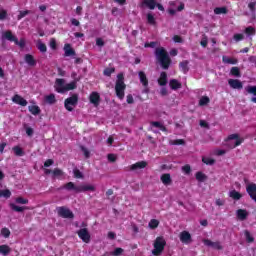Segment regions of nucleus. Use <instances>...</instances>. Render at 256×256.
Here are the masks:
<instances>
[{
    "mask_svg": "<svg viewBox=\"0 0 256 256\" xmlns=\"http://www.w3.org/2000/svg\"><path fill=\"white\" fill-rule=\"evenodd\" d=\"M155 55L160 67L167 71L171 67V57H169L167 50L163 47L156 48Z\"/></svg>",
    "mask_w": 256,
    "mask_h": 256,
    "instance_id": "obj_1",
    "label": "nucleus"
},
{
    "mask_svg": "<svg viewBox=\"0 0 256 256\" xmlns=\"http://www.w3.org/2000/svg\"><path fill=\"white\" fill-rule=\"evenodd\" d=\"M125 89H127V85L125 84V76L123 73L117 75V80L115 84V93L116 97L123 101L125 99Z\"/></svg>",
    "mask_w": 256,
    "mask_h": 256,
    "instance_id": "obj_2",
    "label": "nucleus"
},
{
    "mask_svg": "<svg viewBox=\"0 0 256 256\" xmlns=\"http://www.w3.org/2000/svg\"><path fill=\"white\" fill-rule=\"evenodd\" d=\"M63 189L66 191H75V193H85L87 191H95V186L91 184H82L80 186H76L73 182H68L63 186Z\"/></svg>",
    "mask_w": 256,
    "mask_h": 256,
    "instance_id": "obj_3",
    "label": "nucleus"
},
{
    "mask_svg": "<svg viewBox=\"0 0 256 256\" xmlns=\"http://www.w3.org/2000/svg\"><path fill=\"white\" fill-rule=\"evenodd\" d=\"M10 41L11 43H15V45H18L20 49H25V38H21L20 40L13 34L11 30L4 31L2 33V41Z\"/></svg>",
    "mask_w": 256,
    "mask_h": 256,
    "instance_id": "obj_4",
    "label": "nucleus"
},
{
    "mask_svg": "<svg viewBox=\"0 0 256 256\" xmlns=\"http://www.w3.org/2000/svg\"><path fill=\"white\" fill-rule=\"evenodd\" d=\"M165 245H167V241H165V238L157 237L154 242V249L152 251V254L155 256L161 255V253L165 251Z\"/></svg>",
    "mask_w": 256,
    "mask_h": 256,
    "instance_id": "obj_5",
    "label": "nucleus"
},
{
    "mask_svg": "<svg viewBox=\"0 0 256 256\" xmlns=\"http://www.w3.org/2000/svg\"><path fill=\"white\" fill-rule=\"evenodd\" d=\"M79 103V94L74 93L71 97H68L64 101V107L66 111H73L74 107H77Z\"/></svg>",
    "mask_w": 256,
    "mask_h": 256,
    "instance_id": "obj_6",
    "label": "nucleus"
},
{
    "mask_svg": "<svg viewBox=\"0 0 256 256\" xmlns=\"http://www.w3.org/2000/svg\"><path fill=\"white\" fill-rule=\"evenodd\" d=\"M56 211L58 216L62 217V219H73L75 217V214H73V212L65 206L57 207Z\"/></svg>",
    "mask_w": 256,
    "mask_h": 256,
    "instance_id": "obj_7",
    "label": "nucleus"
},
{
    "mask_svg": "<svg viewBox=\"0 0 256 256\" xmlns=\"http://www.w3.org/2000/svg\"><path fill=\"white\" fill-rule=\"evenodd\" d=\"M77 235L79 239L83 241V243L91 242V234H89V230L87 228H81L77 231Z\"/></svg>",
    "mask_w": 256,
    "mask_h": 256,
    "instance_id": "obj_8",
    "label": "nucleus"
},
{
    "mask_svg": "<svg viewBox=\"0 0 256 256\" xmlns=\"http://www.w3.org/2000/svg\"><path fill=\"white\" fill-rule=\"evenodd\" d=\"M203 243L206 247H212V249H216L217 251L223 250V245H221V242L219 241L213 242L209 239H204Z\"/></svg>",
    "mask_w": 256,
    "mask_h": 256,
    "instance_id": "obj_9",
    "label": "nucleus"
},
{
    "mask_svg": "<svg viewBox=\"0 0 256 256\" xmlns=\"http://www.w3.org/2000/svg\"><path fill=\"white\" fill-rule=\"evenodd\" d=\"M55 90L57 93H65V79L57 78L55 84Z\"/></svg>",
    "mask_w": 256,
    "mask_h": 256,
    "instance_id": "obj_10",
    "label": "nucleus"
},
{
    "mask_svg": "<svg viewBox=\"0 0 256 256\" xmlns=\"http://www.w3.org/2000/svg\"><path fill=\"white\" fill-rule=\"evenodd\" d=\"M180 241L181 243H184V245H189V243H191L192 238H191V233H189V231H182L180 233Z\"/></svg>",
    "mask_w": 256,
    "mask_h": 256,
    "instance_id": "obj_11",
    "label": "nucleus"
},
{
    "mask_svg": "<svg viewBox=\"0 0 256 256\" xmlns=\"http://www.w3.org/2000/svg\"><path fill=\"white\" fill-rule=\"evenodd\" d=\"M89 101L94 107H99L101 96L97 92H92L89 96Z\"/></svg>",
    "mask_w": 256,
    "mask_h": 256,
    "instance_id": "obj_12",
    "label": "nucleus"
},
{
    "mask_svg": "<svg viewBox=\"0 0 256 256\" xmlns=\"http://www.w3.org/2000/svg\"><path fill=\"white\" fill-rule=\"evenodd\" d=\"M13 103H16V105H21V107H27V100L23 98L21 95L16 94L12 97Z\"/></svg>",
    "mask_w": 256,
    "mask_h": 256,
    "instance_id": "obj_13",
    "label": "nucleus"
},
{
    "mask_svg": "<svg viewBox=\"0 0 256 256\" xmlns=\"http://www.w3.org/2000/svg\"><path fill=\"white\" fill-rule=\"evenodd\" d=\"M228 85L232 88V89H243V82H241V80L239 79H229L228 80Z\"/></svg>",
    "mask_w": 256,
    "mask_h": 256,
    "instance_id": "obj_14",
    "label": "nucleus"
},
{
    "mask_svg": "<svg viewBox=\"0 0 256 256\" xmlns=\"http://www.w3.org/2000/svg\"><path fill=\"white\" fill-rule=\"evenodd\" d=\"M235 140V143L232 145L231 149H235V147H239L241 143H243V139L239 138V134H232L228 136V141Z\"/></svg>",
    "mask_w": 256,
    "mask_h": 256,
    "instance_id": "obj_15",
    "label": "nucleus"
},
{
    "mask_svg": "<svg viewBox=\"0 0 256 256\" xmlns=\"http://www.w3.org/2000/svg\"><path fill=\"white\" fill-rule=\"evenodd\" d=\"M75 49L71 47V44L64 45V57H75Z\"/></svg>",
    "mask_w": 256,
    "mask_h": 256,
    "instance_id": "obj_16",
    "label": "nucleus"
},
{
    "mask_svg": "<svg viewBox=\"0 0 256 256\" xmlns=\"http://www.w3.org/2000/svg\"><path fill=\"white\" fill-rule=\"evenodd\" d=\"M147 167V161H139L130 165V171H137L139 169H145Z\"/></svg>",
    "mask_w": 256,
    "mask_h": 256,
    "instance_id": "obj_17",
    "label": "nucleus"
},
{
    "mask_svg": "<svg viewBox=\"0 0 256 256\" xmlns=\"http://www.w3.org/2000/svg\"><path fill=\"white\" fill-rule=\"evenodd\" d=\"M24 61L29 67H35L37 65V60H35V57L31 54H26L24 56Z\"/></svg>",
    "mask_w": 256,
    "mask_h": 256,
    "instance_id": "obj_18",
    "label": "nucleus"
},
{
    "mask_svg": "<svg viewBox=\"0 0 256 256\" xmlns=\"http://www.w3.org/2000/svg\"><path fill=\"white\" fill-rule=\"evenodd\" d=\"M138 76L141 85H143V87H149V79H147V74H145L143 71H139Z\"/></svg>",
    "mask_w": 256,
    "mask_h": 256,
    "instance_id": "obj_19",
    "label": "nucleus"
},
{
    "mask_svg": "<svg viewBox=\"0 0 256 256\" xmlns=\"http://www.w3.org/2000/svg\"><path fill=\"white\" fill-rule=\"evenodd\" d=\"M169 86L172 91H177V89H181V87H183L181 82H179V80L177 79H171L169 82Z\"/></svg>",
    "mask_w": 256,
    "mask_h": 256,
    "instance_id": "obj_20",
    "label": "nucleus"
},
{
    "mask_svg": "<svg viewBox=\"0 0 256 256\" xmlns=\"http://www.w3.org/2000/svg\"><path fill=\"white\" fill-rule=\"evenodd\" d=\"M142 6L147 7L151 11L157 7V2L155 0H142Z\"/></svg>",
    "mask_w": 256,
    "mask_h": 256,
    "instance_id": "obj_21",
    "label": "nucleus"
},
{
    "mask_svg": "<svg viewBox=\"0 0 256 256\" xmlns=\"http://www.w3.org/2000/svg\"><path fill=\"white\" fill-rule=\"evenodd\" d=\"M160 181L163 183V185H171V183H173V180L171 179V174L169 173L162 174L160 177Z\"/></svg>",
    "mask_w": 256,
    "mask_h": 256,
    "instance_id": "obj_22",
    "label": "nucleus"
},
{
    "mask_svg": "<svg viewBox=\"0 0 256 256\" xmlns=\"http://www.w3.org/2000/svg\"><path fill=\"white\" fill-rule=\"evenodd\" d=\"M236 215L240 221H245V219H247L249 213L245 209H238L236 212Z\"/></svg>",
    "mask_w": 256,
    "mask_h": 256,
    "instance_id": "obj_23",
    "label": "nucleus"
},
{
    "mask_svg": "<svg viewBox=\"0 0 256 256\" xmlns=\"http://www.w3.org/2000/svg\"><path fill=\"white\" fill-rule=\"evenodd\" d=\"M158 85H160V87H165V85H167V72H161L160 77L158 78Z\"/></svg>",
    "mask_w": 256,
    "mask_h": 256,
    "instance_id": "obj_24",
    "label": "nucleus"
},
{
    "mask_svg": "<svg viewBox=\"0 0 256 256\" xmlns=\"http://www.w3.org/2000/svg\"><path fill=\"white\" fill-rule=\"evenodd\" d=\"M229 197H231V199H234V201H239L243 195L240 192H237V190H232L229 193Z\"/></svg>",
    "mask_w": 256,
    "mask_h": 256,
    "instance_id": "obj_25",
    "label": "nucleus"
},
{
    "mask_svg": "<svg viewBox=\"0 0 256 256\" xmlns=\"http://www.w3.org/2000/svg\"><path fill=\"white\" fill-rule=\"evenodd\" d=\"M11 253V247L9 245H0V255L7 256Z\"/></svg>",
    "mask_w": 256,
    "mask_h": 256,
    "instance_id": "obj_26",
    "label": "nucleus"
},
{
    "mask_svg": "<svg viewBox=\"0 0 256 256\" xmlns=\"http://www.w3.org/2000/svg\"><path fill=\"white\" fill-rule=\"evenodd\" d=\"M196 177V181H199V183H204V181H207V175H205V173L198 171L195 174Z\"/></svg>",
    "mask_w": 256,
    "mask_h": 256,
    "instance_id": "obj_27",
    "label": "nucleus"
},
{
    "mask_svg": "<svg viewBox=\"0 0 256 256\" xmlns=\"http://www.w3.org/2000/svg\"><path fill=\"white\" fill-rule=\"evenodd\" d=\"M150 124L152 127H156V129H160V131H163L164 133L167 132V127L161 124V122L152 121Z\"/></svg>",
    "mask_w": 256,
    "mask_h": 256,
    "instance_id": "obj_28",
    "label": "nucleus"
},
{
    "mask_svg": "<svg viewBox=\"0 0 256 256\" xmlns=\"http://www.w3.org/2000/svg\"><path fill=\"white\" fill-rule=\"evenodd\" d=\"M28 111H30V113L32 115H40L41 114V108H39V106H37V105L29 106Z\"/></svg>",
    "mask_w": 256,
    "mask_h": 256,
    "instance_id": "obj_29",
    "label": "nucleus"
},
{
    "mask_svg": "<svg viewBox=\"0 0 256 256\" xmlns=\"http://www.w3.org/2000/svg\"><path fill=\"white\" fill-rule=\"evenodd\" d=\"M12 151H14L16 157H23L25 155V151H23V148H21L20 146H14L12 148Z\"/></svg>",
    "mask_w": 256,
    "mask_h": 256,
    "instance_id": "obj_30",
    "label": "nucleus"
},
{
    "mask_svg": "<svg viewBox=\"0 0 256 256\" xmlns=\"http://www.w3.org/2000/svg\"><path fill=\"white\" fill-rule=\"evenodd\" d=\"M45 102L49 105H55L57 103V99L55 98V94H50L45 96Z\"/></svg>",
    "mask_w": 256,
    "mask_h": 256,
    "instance_id": "obj_31",
    "label": "nucleus"
},
{
    "mask_svg": "<svg viewBox=\"0 0 256 256\" xmlns=\"http://www.w3.org/2000/svg\"><path fill=\"white\" fill-rule=\"evenodd\" d=\"M10 209H12V211H16V213H23V211L25 209H27V207L25 206H17L14 203L10 204Z\"/></svg>",
    "mask_w": 256,
    "mask_h": 256,
    "instance_id": "obj_32",
    "label": "nucleus"
},
{
    "mask_svg": "<svg viewBox=\"0 0 256 256\" xmlns=\"http://www.w3.org/2000/svg\"><path fill=\"white\" fill-rule=\"evenodd\" d=\"M179 67H180L181 71H183L184 73H188L189 72V61L184 60V61L180 62Z\"/></svg>",
    "mask_w": 256,
    "mask_h": 256,
    "instance_id": "obj_33",
    "label": "nucleus"
},
{
    "mask_svg": "<svg viewBox=\"0 0 256 256\" xmlns=\"http://www.w3.org/2000/svg\"><path fill=\"white\" fill-rule=\"evenodd\" d=\"M214 13L215 15H227L228 10L227 7H216Z\"/></svg>",
    "mask_w": 256,
    "mask_h": 256,
    "instance_id": "obj_34",
    "label": "nucleus"
},
{
    "mask_svg": "<svg viewBox=\"0 0 256 256\" xmlns=\"http://www.w3.org/2000/svg\"><path fill=\"white\" fill-rule=\"evenodd\" d=\"M223 63H227L228 65H237V59L229 58L227 56L222 57Z\"/></svg>",
    "mask_w": 256,
    "mask_h": 256,
    "instance_id": "obj_35",
    "label": "nucleus"
},
{
    "mask_svg": "<svg viewBox=\"0 0 256 256\" xmlns=\"http://www.w3.org/2000/svg\"><path fill=\"white\" fill-rule=\"evenodd\" d=\"M73 89H77L76 81H72L68 84H65V93H67V91H73Z\"/></svg>",
    "mask_w": 256,
    "mask_h": 256,
    "instance_id": "obj_36",
    "label": "nucleus"
},
{
    "mask_svg": "<svg viewBox=\"0 0 256 256\" xmlns=\"http://www.w3.org/2000/svg\"><path fill=\"white\" fill-rule=\"evenodd\" d=\"M230 75H232L233 77H241V70L239 69V67L234 66L230 70Z\"/></svg>",
    "mask_w": 256,
    "mask_h": 256,
    "instance_id": "obj_37",
    "label": "nucleus"
},
{
    "mask_svg": "<svg viewBox=\"0 0 256 256\" xmlns=\"http://www.w3.org/2000/svg\"><path fill=\"white\" fill-rule=\"evenodd\" d=\"M210 102L211 100L208 96H202L199 100V105L200 107H205V105H209Z\"/></svg>",
    "mask_w": 256,
    "mask_h": 256,
    "instance_id": "obj_38",
    "label": "nucleus"
},
{
    "mask_svg": "<svg viewBox=\"0 0 256 256\" xmlns=\"http://www.w3.org/2000/svg\"><path fill=\"white\" fill-rule=\"evenodd\" d=\"M245 91L246 93H248V95H253L254 97H256V86L248 85L245 88Z\"/></svg>",
    "mask_w": 256,
    "mask_h": 256,
    "instance_id": "obj_39",
    "label": "nucleus"
},
{
    "mask_svg": "<svg viewBox=\"0 0 256 256\" xmlns=\"http://www.w3.org/2000/svg\"><path fill=\"white\" fill-rule=\"evenodd\" d=\"M1 197H4V199H9L11 197V190L9 189L0 190V198Z\"/></svg>",
    "mask_w": 256,
    "mask_h": 256,
    "instance_id": "obj_40",
    "label": "nucleus"
},
{
    "mask_svg": "<svg viewBox=\"0 0 256 256\" xmlns=\"http://www.w3.org/2000/svg\"><path fill=\"white\" fill-rule=\"evenodd\" d=\"M244 235L247 243H253L255 241V238L251 235V232H249V230H245Z\"/></svg>",
    "mask_w": 256,
    "mask_h": 256,
    "instance_id": "obj_41",
    "label": "nucleus"
},
{
    "mask_svg": "<svg viewBox=\"0 0 256 256\" xmlns=\"http://www.w3.org/2000/svg\"><path fill=\"white\" fill-rule=\"evenodd\" d=\"M113 73H115V67L105 68L103 71V75H105V77H111Z\"/></svg>",
    "mask_w": 256,
    "mask_h": 256,
    "instance_id": "obj_42",
    "label": "nucleus"
},
{
    "mask_svg": "<svg viewBox=\"0 0 256 256\" xmlns=\"http://www.w3.org/2000/svg\"><path fill=\"white\" fill-rule=\"evenodd\" d=\"M15 203H18V205H27L29 204V200L20 196L15 199Z\"/></svg>",
    "mask_w": 256,
    "mask_h": 256,
    "instance_id": "obj_43",
    "label": "nucleus"
},
{
    "mask_svg": "<svg viewBox=\"0 0 256 256\" xmlns=\"http://www.w3.org/2000/svg\"><path fill=\"white\" fill-rule=\"evenodd\" d=\"M148 227L150 229H157V227H159V220L157 219H151L149 224H148Z\"/></svg>",
    "mask_w": 256,
    "mask_h": 256,
    "instance_id": "obj_44",
    "label": "nucleus"
},
{
    "mask_svg": "<svg viewBox=\"0 0 256 256\" xmlns=\"http://www.w3.org/2000/svg\"><path fill=\"white\" fill-rule=\"evenodd\" d=\"M37 49L40 50V53H47V45L41 41L38 42Z\"/></svg>",
    "mask_w": 256,
    "mask_h": 256,
    "instance_id": "obj_45",
    "label": "nucleus"
},
{
    "mask_svg": "<svg viewBox=\"0 0 256 256\" xmlns=\"http://www.w3.org/2000/svg\"><path fill=\"white\" fill-rule=\"evenodd\" d=\"M30 13H31V10L20 11L17 16V20L21 21V19H23L24 17H27V15H29Z\"/></svg>",
    "mask_w": 256,
    "mask_h": 256,
    "instance_id": "obj_46",
    "label": "nucleus"
},
{
    "mask_svg": "<svg viewBox=\"0 0 256 256\" xmlns=\"http://www.w3.org/2000/svg\"><path fill=\"white\" fill-rule=\"evenodd\" d=\"M147 21H148L149 25H157V21L155 20V16H153V14H151V13L147 14Z\"/></svg>",
    "mask_w": 256,
    "mask_h": 256,
    "instance_id": "obj_47",
    "label": "nucleus"
},
{
    "mask_svg": "<svg viewBox=\"0 0 256 256\" xmlns=\"http://www.w3.org/2000/svg\"><path fill=\"white\" fill-rule=\"evenodd\" d=\"M80 149H81L85 159H89V157H91V152L89 151V149H87V147L80 146Z\"/></svg>",
    "mask_w": 256,
    "mask_h": 256,
    "instance_id": "obj_48",
    "label": "nucleus"
},
{
    "mask_svg": "<svg viewBox=\"0 0 256 256\" xmlns=\"http://www.w3.org/2000/svg\"><path fill=\"white\" fill-rule=\"evenodd\" d=\"M244 33L249 36L255 35L256 33L255 27L248 26L247 28H245Z\"/></svg>",
    "mask_w": 256,
    "mask_h": 256,
    "instance_id": "obj_49",
    "label": "nucleus"
},
{
    "mask_svg": "<svg viewBox=\"0 0 256 256\" xmlns=\"http://www.w3.org/2000/svg\"><path fill=\"white\" fill-rule=\"evenodd\" d=\"M202 162L205 163V165H215V159L209 157H203Z\"/></svg>",
    "mask_w": 256,
    "mask_h": 256,
    "instance_id": "obj_50",
    "label": "nucleus"
},
{
    "mask_svg": "<svg viewBox=\"0 0 256 256\" xmlns=\"http://www.w3.org/2000/svg\"><path fill=\"white\" fill-rule=\"evenodd\" d=\"M1 235L2 237H5V239H8V237L11 236V231L9 230V228H2Z\"/></svg>",
    "mask_w": 256,
    "mask_h": 256,
    "instance_id": "obj_51",
    "label": "nucleus"
},
{
    "mask_svg": "<svg viewBox=\"0 0 256 256\" xmlns=\"http://www.w3.org/2000/svg\"><path fill=\"white\" fill-rule=\"evenodd\" d=\"M73 173H74L75 179H83V173L81 172L80 169L75 168L73 170Z\"/></svg>",
    "mask_w": 256,
    "mask_h": 256,
    "instance_id": "obj_52",
    "label": "nucleus"
},
{
    "mask_svg": "<svg viewBox=\"0 0 256 256\" xmlns=\"http://www.w3.org/2000/svg\"><path fill=\"white\" fill-rule=\"evenodd\" d=\"M52 175L53 177H62L63 175V170L59 169V168H55L53 171H52Z\"/></svg>",
    "mask_w": 256,
    "mask_h": 256,
    "instance_id": "obj_53",
    "label": "nucleus"
},
{
    "mask_svg": "<svg viewBox=\"0 0 256 256\" xmlns=\"http://www.w3.org/2000/svg\"><path fill=\"white\" fill-rule=\"evenodd\" d=\"M124 251L125 250H123V248H116L113 252H111V255L120 256V255H123Z\"/></svg>",
    "mask_w": 256,
    "mask_h": 256,
    "instance_id": "obj_54",
    "label": "nucleus"
},
{
    "mask_svg": "<svg viewBox=\"0 0 256 256\" xmlns=\"http://www.w3.org/2000/svg\"><path fill=\"white\" fill-rule=\"evenodd\" d=\"M233 39L236 43H239V41H243V39H245V36L243 34H234Z\"/></svg>",
    "mask_w": 256,
    "mask_h": 256,
    "instance_id": "obj_55",
    "label": "nucleus"
},
{
    "mask_svg": "<svg viewBox=\"0 0 256 256\" xmlns=\"http://www.w3.org/2000/svg\"><path fill=\"white\" fill-rule=\"evenodd\" d=\"M182 171L183 173H185L186 175H189L191 173V165L186 164L182 167Z\"/></svg>",
    "mask_w": 256,
    "mask_h": 256,
    "instance_id": "obj_56",
    "label": "nucleus"
},
{
    "mask_svg": "<svg viewBox=\"0 0 256 256\" xmlns=\"http://www.w3.org/2000/svg\"><path fill=\"white\" fill-rule=\"evenodd\" d=\"M7 19V10L0 11V21H5Z\"/></svg>",
    "mask_w": 256,
    "mask_h": 256,
    "instance_id": "obj_57",
    "label": "nucleus"
},
{
    "mask_svg": "<svg viewBox=\"0 0 256 256\" xmlns=\"http://www.w3.org/2000/svg\"><path fill=\"white\" fill-rule=\"evenodd\" d=\"M128 105H133L135 103V100L133 99V95L128 94L126 99Z\"/></svg>",
    "mask_w": 256,
    "mask_h": 256,
    "instance_id": "obj_58",
    "label": "nucleus"
},
{
    "mask_svg": "<svg viewBox=\"0 0 256 256\" xmlns=\"http://www.w3.org/2000/svg\"><path fill=\"white\" fill-rule=\"evenodd\" d=\"M50 47H51V49H53V50L57 49V40H55V38H52V39L50 40Z\"/></svg>",
    "mask_w": 256,
    "mask_h": 256,
    "instance_id": "obj_59",
    "label": "nucleus"
},
{
    "mask_svg": "<svg viewBox=\"0 0 256 256\" xmlns=\"http://www.w3.org/2000/svg\"><path fill=\"white\" fill-rule=\"evenodd\" d=\"M172 145H185V140L176 139V140L173 141Z\"/></svg>",
    "mask_w": 256,
    "mask_h": 256,
    "instance_id": "obj_60",
    "label": "nucleus"
},
{
    "mask_svg": "<svg viewBox=\"0 0 256 256\" xmlns=\"http://www.w3.org/2000/svg\"><path fill=\"white\" fill-rule=\"evenodd\" d=\"M255 7H256V2H250V3L248 4V8L250 9V11H251L252 13H255Z\"/></svg>",
    "mask_w": 256,
    "mask_h": 256,
    "instance_id": "obj_61",
    "label": "nucleus"
},
{
    "mask_svg": "<svg viewBox=\"0 0 256 256\" xmlns=\"http://www.w3.org/2000/svg\"><path fill=\"white\" fill-rule=\"evenodd\" d=\"M173 41H174L175 43H183V38H181V36H179V35H175V36L173 37Z\"/></svg>",
    "mask_w": 256,
    "mask_h": 256,
    "instance_id": "obj_62",
    "label": "nucleus"
},
{
    "mask_svg": "<svg viewBox=\"0 0 256 256\" xmlns=\"http://www.w3.org/2000/svg\"><path fill=\"white\" fill-rule=\"evenodd\" d=\"M53 163H55V161H53V159H47L44 162V167H51V165H53Z\"/></svg>",
    "mask_w": 256,
    "mask_h": 256,
    "instance_id": "obj_63",
    "label": "nucleus"
},
{
    "mask_svg": "<svg viewBox=\"0 0 256 256\" xmlns=\"http://www.w3.org/2000/svg\"><path fill=\"white\" fill-rule=\"evenodd\" d=\"M216 205L217 207H223V205H225V200H222L221 198L216 199Z\"/></svg>",
    "mask_w": 256,
    "mask_h": 256,
    "instance_id": "obj_64",
    "label": "nucleus"
}]
</instances>
